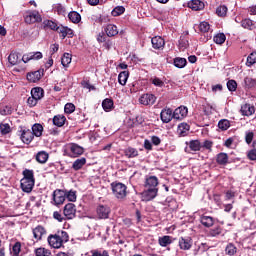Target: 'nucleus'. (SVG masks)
Returning <instances> with one entry per match:
<instances>
[{
    "instance_id": "1",
    "label": "nucleus",
    "mask_w": 256,
    "mask_h": 256,
    "mask_svg": "<svg viewBox=\"0 0 256 256\" xmlns=\"http://www.w3.org/2000/svg\"><path fill=\"white\" fill-rule=\"evenodd\" d=\"M69 241V234L65 231H59L57 234H51L48 236V243L53 249H61L63 243Z\"/></svg>"
},
{
    "instance_id": "2",
    "label": "nucleus",
    "mask_w": 256,
    "mask_h": 256,
    "mask_svg": "<svg viewBox=\"0 0 256 256\" xmlns=\"http://www.w3.org/2000/svg\"><path fill=\"white\" fill-rule=\"evenodd\" d=\"M111 189L114 197L119 199V201H123L125 197H127V186L121 182H112Z\"/></svg>"
},
{
    "instance_id": "3",
    "label": "nucleus",
    "mask_w": 256,
    "mask_h": 256,
    "mask_svg": "<svg viewBox=\"0 0 256 256\" xmlns=\"http://www.w3.org/2000/svg\"><path fill=\"white\" fill-rule=\"evenodd\" d=\"M66 153L68 157H80V155H83V153H85V149L76 143H71L67 146Z\"/></svg>"
},
{
    "instance_id": "4",
    "label": "nucleus",
    "mask_w": 256,
    "mask_h": 256,
    "mask_svg": "<svg viewBox=\"0 0 256 256\" xmlns=\"http://www.w3.org/2000/svg\"><path fill=\"white\" fill-rule=\"evenodd\" d=\"M24 21L27 23V25H33V23H41L43 21V18H41V14H39L38 11H28L26 12V15L24 16Z\"/></svg>"
},
{
    "instance_id": "5",
    "label": "nucleus",
    "mask_w": 256,
    "mask_h": 256,
    "mask_svg": "<svg viewBox=\"0 0 256 256\" xmlns=\"http://www.w3.org/2000/svg\"><path fill=\"white\" fill-rule=\"evenodd\" d=\"M67 192L61 189H56L53 192V205L59 207V205H63L65 203Z\"/></svg>"
},
{
    "instance_id": "6",
    "label": "nucleus",
    "mask_w": 256,
    "mask_h": 256,
    "mask_svg": "<svg viewBox=\"0 0 256 256\" xmlns=\"http://www.w3.org/2000/svg\"><path fill=\"white\" fill-rule=\"evenodd\" d=\"M96 215L98 219H109L111 208L109 206L99 205L96 209Z\"/></svg>"
},
{
    "instance_id": "7",
    "label": "nucleus",
    "mask_w": 256,
    "mask_h": 256,
    "mask_svg": "<svg viewBox=\"0 0 256 256\" xmlns=\"http://www.w3.org/2000/svg\"><path fill=\"white\" fill-rule=\"evenodd\" d=\"M158 193L159 189L145 188L142 192V201H153Z\"/></svg>"
},
{
    "instance_id": "8",
    "label": "nucleus",
    "mask_w": 256,
    "mask_h": 256,
    "mask_svg": "<svg viewBox=\"0 0 256 256\" xmlns=\"http://www.w3.org/2000/svg\"><path fill=\"white\" fill-rule=\"evenodd\" d=\"M187 113H189V110L185 106H180L176 108L173 112V117L176 119V121H183L185 117H187Z\"/></svg>"
},
{
    "instance_id": "9",
    "label": "nucleus",
    "mask_w": 256,
    "mask_h": 256,
    "mask_svg": "<svg viewBox=\"0 0 256 256\" xmlns=\"http://www.w3.org/2000/svg\"><path fill=\"white\" fill-rule=\"evenodd\" d=\"M178 245L182 251H189L193 247V239L191 237H180Z\"/></svg>"
},
{
    "instance_id": "10",
    "label": "nucleus",
    "mask_w": 256,
    "mask_h": 256,
    "mask_svg": "<svg viewBox=\"0 0 256 256\" xmlns=\"http://www.w3.org/2000/svg\"><path fill=\"white\" fill-rule=\"evenodd\" d=\"M157 101V97H155V95L153 94H143L140 98H139V103L141 105H155V102Z\"/></svg>"
},
{
    "instance_id": "11",
    "label": "nucleus",
    "mask_w": 256,
    "mask_h": 256,
    "mask_svg": "<svg viewBox=\"0 0 256 256\" xmlns=\"http://www.w3.org/2000/svg\"><path fill=\"white\" fill-rule=\"evenodd\" d=\"M75 213H77V209L75 208V204L73 203H68L64 207V217L66 219H74L75 218Z\"/></svg>"
},
{
    "instance_id": "12",
    "label": "nucleus",
    "mask_w": 256,
    "mask_h": 256,
    "mask_svg": "<svg viewBox=\"0 0 256 256\" xmlns=\"http://www.w3.org/2000/svg\"><path fill=\"white\" fill-rule=\"evenodd\" d=\"M160 119L162 123H171V120L174 119L173 110L171 108H164L160 113Z\"/></svg>"
},
{
    "instance_id": "13",
    "label": "nucleus",
    "mask_w": 256,
    "mask_h": 256,
    "mask_svg": "<svg viewBox=\"0 0 256 256\" xmlns=\"http://www.w3.org/2000/svg\"><path fill=\"white\" fill-rule=\"evenodd\" d=\"M20 187L24 193H31L35 187V180H20Z\"/></svg>"
},
{
    "instance_id": "14",
    "label": "nucleus",
    "mask_w": 256,
    "mask_h": 256,
    "mask_svg": "<svg viewBox=\"0 0 256 256\" xmlns=\"http://www.w3.org/2000/svg\"><path fill=\"white\" fill-rule=\"evenodd\" d=\"M159 179L157 176H148L145 181V189H158Z\"/></svg>"
},
{
    "instance_id": "15",
    "label": "nucleus",
    "mask_w": 256,
    "mask_h": 256,
    "mask_svg": "<svg viewBox=\"0 0 256 256\" xmlns=\"http://www.w3.org/2000/svg\"><path fill=\"white\" fill-rule=\"evenodd\" d=\"M188 7L192 11H202V9H205V3L201 0H192L188 3Z\"/></svg>"
},
{
    "instance_id": "16",
    "label": "nucleus",
    "mask_w": 256,
    "mask_h": 256,
    "mask_svg": "<svg viewBox=\"0 0 256 256\" xmlns=\"http://www.w3.org/2000/svg\"><path fill=\"white\" fill-rule=\"evenodd\" d=\"M153 49H163L165 47V40L161 36H154L151 39Z\"/></svg>"
},
{
    "instance_id": "17",
    "label": "nucleus",
    "mask_w": 256,
    "mask_h": 256,
    "mask_svg": "<svg viewBox=\"0 0 256 256\" xmlns=\"http://www.w3.org/2000/svg\"><path fill=\"white\" fill-rule=\"evenodd\" d=\"M21 62V54L17 52H11L8 56V63L13 67L19 65Z\"/></svg>"
},
{
    "instance_id": "18",
    "label": "nucleus",
    "mask_w": 256,
    "mask_h": 256,
    "mask_svg": "<svg viewBox=\"0 0 256 256\" xmlns=\"http://www.w3.org/2000/svg\"><path fill=\"white\" fill-rule=\"evenodd\" d=\"M87 165V158L81 157L76 159L72 164V169L74 171H80V169H83Z\"/></svg>"
},
{
    "instance_id": "19",
    "label": "nucleus",
    "mask_w": 256,
    "mask_h": 256,
    "mask_svg": "<svg viewBox=\"0 0 256 256\" xmlns=\"http://www.w3.org/2000/svg\"><path fill=\"white\" fill-rule=\"evenodd\" d=\"M33 132L31 130H23L20 136L21 141H23L26 145H29L31 141H33Z\"/></svg>"
},
{
    "instance_id": "20",
    "label": "nucleus",
    "mask_w": 256,
    "mask_h": 256,
    "mask_svg": "<svg viewBox=\"0 0 256 256\" xmlns=\"http://www.w3.org/2000/svg\"><path fill=\"white\" fill-rule=\"evenodd\" d=\"M240 113H242L244 117H251V115L255 113V107L250 104H244L241 106Z\"/></svg>"
},
{
    "instance_id": "21",
    "label": "nucleus",
    "mask_w": 256,
    "mask_h": 256,
    "mask_svg": "<svg viewBox=\"0 0 256 256\" xmlns=\"http://www.w3.org/2000/svg\"><path fill=\"white\" fill-rule=\"evenodd\" d=\"M46 233L47 231L41 225H38L36 228L33 229V236H34V239H36V241H41V239L43 238V235H45Z\"/></svg>"
},
{
    "instance_id": "22",
    "label": "nucleus",
    "mask_w": 256,
    "mask_h": 256,
    "mask_svg": "<svg viewBox=\"0 0 256 256\" xmlns=\"http://www.w3.org/2000/svg\"><path fill=\"white\" fill-rule=\"evenodd\" d=\"M189 129H191L189 124L181 123L178 125L177 133L180 137H187V135H189Z\"/></svg>"
},
{
    "instance_id": "23",
    "label": "nucleus",
    "mask_w": 256,
    "mask_h": 256,
    "mask_svg": "<svg viewBox=\"0 0 256 256\" xmlns=\"http://www.w3.org/2000/svg\"><path fill=\"white\" fill-rule=\"evenodd\" d=\"M105 33L107 37H115V35H119V29L115 24H108L105 28Z\"/></svg>"
},
{
    "instance_id": "24",
    "label": "nucleus",
    "mask_w": 256,
    "mask_h": 256,
    "mask_svg": "<svg viewBox=\"0 0 256 256\" xmlns=\"http://www.w3.org/2000/svg\"><path fill=\"white\" fill-rule=\"evenodd\" d=\"M190 151H201V149L203 148V145L201 144V141L199 140H191L189 141V143H187Z\"/></svg>"
},
{
    "instance_id": "25",
    "label": "nucleus",
    "mask_w": 256,
    "mask_h": 256,
    "mask_svg": "<svg viewBox=\"0 0 256 256\" xmlns=\"http://www.w3.org/2000/svg\"><path fill=\"white\" fill-rule=\"evenodd\" d=\"M27 79L30 83H37L41 79V72L34 71L27 74Z\"/></svg>"
},
{
    "instance_id": "26",
    "label": "nucleus",
    "mask_w": 256,
    "mask_h": 256,
    "mask_svg": "<svg viewBox=\"0 0 256 256\" xmlns=\"http://www.w3.org/2000/svg\"><path fill=\"white\" fill-rule=\"evenodd\" d=\"M49 159V153L45 152V151H40L36 154V161L38 163H47Z\"/></svg>"
},
{
    "instance_id": "27",
    "label": "nucleus",
    "mask_w": 256,
    "mask_h": 256,
    "mask_svg": "<svg viewBox=\"0 0 256 256\" xmlns=\"http://www.w3.org/2000/svg\"><path fill=\"white\" fill-rule=\"evenodd\" d=\"M67 121V118L63 115H56L53 118V125L56 127H63L65 125V122Z\"/></svg>"
},
{
    "instance_id": "28",
    "label": "nucleus",
    "mask_w": 256,
    "mask_h": 256,
    "mask_svg": "<svg viewBox=\"0 0 256 256\" xmlns=\"http://www.w3.org/2000/svg\"><path fill=\"white\" fill-rule=\"evenodd\" d=\"M158 243L160 247H168V245H171L173 243V239L171 236H162L158 238Z\"/></svg>"
},
{
    "instance_id": "29",
    "label": "nucleus",
    "mask_w": 256,
    "mask_h": 256,
    "mask_svg": "<svg viewBox=\"0 0 256 256\" xmlns=\"http://www.w3.org/2000/svg\"><path fill=\"white\" fill-rule=\"evenodd\" d=\"M216 161L218 165H227V163H229V156L227 153H219L216 157Z\"/></svg>"
},
{
    "instance_id": "30",
    "label": "nucleus",
    "mask_w": 256,
    "mask_h": 256,
    "mask_svg": "<svg viewBox=\"0 0 256 256\" xmlns=\"http://www.w3.org/2000/svg\"><path fill=\"white\" fill-rule=\"evenodd\" d=\"M200 222L204 227H213V224L215 223V220L211 216H202L200 218Z\"/></svg>"
},
{
    "instance_id": "31",
    "label": "nucleus",
    "mask_w": 256,
    "mask_h": 256,
    "mask_svg": "<svg viewBox=\"0 0 256 256\" xmlns=\"http://www.w3.org/2000/svg\"><path fill=\"white\" fill-rule=\"evenodd\" d=\"M173 63H174V67H177V69H183L187 66V59L176 57Z\"/></svg>"
},
{
    "instance_id": "32",
    "label": "nucleus",
    "mask_w": 256,
    "mask_h": 256,
    "mask_svg": "<svg viewBox=\"0 0 256 256\" xmlns=\"http://www.w3.org/2000/svg\"><path fill=\"white\" fill-rule=\"evenodd\" d=\"M23 178L21 181H35L33 170L25 169L22 173Z\"/></svg>"
},
{
    "instance_id": "33",
    "label": "nucleus",
    "mask_w": 256,
    "mask_h": 256,
    "mask_svg": "<svg viewBox=\"0 0 256 256\" xmlns=\"http://www.w3.org/2000/svg\"><path fill=\"white\" fill-rule=\"evenodd\" d=\"M32 134L34 137H41V135H43V125L41 124H34L32 126Z\"/></svg>"
},
{
    "instance_id": "34",
    "label": "nucleus",
    "mask_w": 256,
    "mask_h": 256,
    "mask_svg": "<svg viewBox=\"0 0 256 256\" xmlns=\"http://www.w3.org/2000/svg\"><path fill=\"white\" fill-rule=\"evenodd\" d=\"M127 79H129V72L128 71H122L118 75V83L120 85L125 86L127 85Z\"/></svg>"
},
{
    "instance_id": "35",
    "label": "nucleus",
    "mask_w": 256,
    "mask_h": 256,
    "mask_svg": "<svg viewBox=\"0 0 256 256\" xmlns=\"http://www.w3.org/2000/svg\"><path fill=\"white\" fill-rule=\"evenodd\" d=\"M43 89L42 88H39V87H36V88H33L31 90V95L37 99L38 101H40V99H43Z\"/></svg>"
},
{
    "instance_id": "36",
    "label": "nucleus",
    "mask_w": 256,
    "mask_h": 256,
    "mask_svg": "<svg viewBox=\"0 0 256 256\" xmlns=\"http://www.w3.org/2000/svg\"><path fill=\"white\" fill-rule=\"evenodd\" d=\"M124 153L126 157H128L129 159H133V157H137L139 155V151H137V149L132 147L126 148Z\"/></svg>"
},
{
    "instance_id": "37",
    "label": "nucleus",
    "mask_w": 256,
    "mask_h": 256,
    "mask_svg": "<svg viewBox=\"0 0 256 256\" xmlns=\"http://www.w3.org/2000/svg\"><path fill=\"white\" fill-rule=\"evenodd\" d=\"M244 87L245 89H253V87H256V79L246 77L244 79Z\"/></svg>"
},
{
    "instance_id": "38",
    "label": "nucleus",
    "mask_w": 256,
    "mask_h": 256,
    "mask_svg": "<svg viewBox=\"0 0 256 256\" xmlns=\"http://www.w3.org/2000/svg\"><path fill=\"white\" fill-rule=\"evenodd\" d=\"M68 19H70L72 23H80L81 14H79L78 12L72 11L68 14Z\"/></svg>"
},
{
    "instance_id": "39",
    "label": "nucleus",
    "mask_w": 256,
    "mask_h": 256,
    "mask_svg": "<svg viewBox=\"0 0 256 256\" xmlns=\"http://www.w3.org/2000/svg\"><path fill=\"white\" fill-rule=\"evenodd\" d=\"M65 193H66V199L69 200L71 203H75V201H77V191H75V190H70V191L65 190Z\"/></svg>"
},
{
    "instance_id": "40",
    "label": "nucleus",
    "mask_w": 256,
    "mask_h": 256,
    "mask_svg": "<svg viewBox=\"0 0 256 256\" xmlns=\"http://www.w3.org/2000/svg\"><path fill=\"white\" fill-rule=\"evenodd\" d=\"M214 43H216L217 45H223V43H225L227 36H225V34L223 33H218L214 36Z\"/></svg>"
},
{
    "instance_id": "41",
    "label": "nucleus",
    "mask_w": 256,
    "mask_h": 256,
    "mask_svg": "<svg viewBox=\"0 0 256 256\" xmlns=\"http://www.w3.org/2000/svg\"><path fill=\"white\" fill-rule=\"evenodd\" d=\"M44 29H52V31H57L58 27L57 23L51 20H44L43 21Z\"/></svg>"
},
{
    "instance_id": "42",
    "label": "nucleus",
    "mask_w": 256,
    "mask_h": 256,
    "mask_svg": "<svg viewBox=\"0 0 256 256\" xmlns=\"http://www.w3.org/2000/svg\"><path fill=\"white\" fill-rule=\"evenodd\" d=\"M218 127L221 131H227L231 127V122L227 119H222L218 122Z\"/></svg>"
},
{
    "instance_id": "43",
    "label": "nucleus",
    "mask_w": 256,
    "mask_h": 256,
    "mask_svg": "<svg viewBox=\"0 0 256 256\" xmlns=\"http://www.w3.org/2000/svg\"><path fill=\"white\" fill-rule=\"evenodd\" d=\"M102 107H103L104 111H106V112L111 111V109H113V100L106 98L102 102Z\"/></svg>"
},
{
    "instance_id": "44",
    "label": "nucleus",
    "mask_w": 256,
    "mask_h": 256,
    "mask_svg": "<svg viewBox=\"0 0 256 256\" xmlns=\"http://www.w3.org/2000/svg\"><path fill=\"white\" fill-rule=\"evenodd\" d=\"M226 255L233 256L235 253H237V247H235V244L229 243L225 248Z\"/></svg>"
},
{
    "instance_id": "45",
    "label": "nucleus",
    "mask_w": 256,
    "mask_h": 256,
    "mask_svg": "<svg viewBox=\"0 0 256 256\" xmlns=\"http://www.w3.org/2000/svg\"><path fill=\"white\" fill-rule=\"evenodd\" d=\"M71 61H72L71 54L64 53V55L61 58V63L63 67H69V64L71 63Z\"/></svg>"
},
{
    "instance_id": "46",
    "label": "nucleus",
    "mask_w": 256,
    "mask_h": 256,
    "mask_svg": "<svg viewBox=\"0 0 256 256\" xmlns=\"http://www.w3.org/2000/svg\"><path fill=\"white\" fill-rule=\"evenodd\" d=\"M11 255L18 256L21 253V242H16L10 251Z\"/></svg>"
},
{
    "instance_id": "47",
    "label": "nucleus",
    "mask_w": 256,
    "mask_h": 256,
    "mask_svg": "<svg viewBox=\"0 0 256 256\" xmlns=\"http://www.w3.org/2000/svg\"><path fill=\"white\" fill-rule=\"evenodd\" d=\"M241 25L244 29H249L251 31V29H253V25L255 24L253 23V20L246 18L241 21Z\"/></svg>"
},
{
    "instance_id": "48",
    "label": "nucleus",
    "mask_w": 256,
    "mask_h": 256,
    "mask_svg": "<svg viewBox=\"0 0 256 256\" xmlns=\"http://www.w3.org/2000/svg\"><path fill=\"white\" fill-rule=\"evenodd\" d=\"M0 133L2 135H8V133H11V126L8 123H1L0 124Z\"/></svg>"
},
{
    "instance_id": "49",
    "label": "nucleus",
    "mask_w": 256,
    "mask_h": 256,
    "mask_svg": "<svg viewBox=\"0 0 256 256\" xmlns=\"http://www.w3.org/2000/svg\"><path fill=\"white\" fill-rule=\"evenodd\" d=\"M111 13L113 17H119V15H123L125 13V7L117 6L112 10Z\"/></svg>"
},
{
    "instance_id": "50",
    "label": "nucleus",
    "mask_w": 256,
    "mask_h": 256,
    "mask_svg": "<svg viewBox=\"0 0 256 256\" xmlns=\"http://www.w3.org/2000/svg\"><path fill=\"white\" fill-rule=\"evenodd\" d=\"M256 63V52H252L248 57L246 61L247 67H252V65H255Z\"/></svg>"
},
{
    "instance_id": "51",
    "label": "nucleus",
    "mask_w": 256,
    "mask_h": 256,
    "mask_svg": "<svg viewBox=\"0 0 256 256\" xmlns=\"http://www.w3.org/2000/svg\"><path fill=\"white\" fill-rule=\"evenodd\" d=\"M36 256H53L51 254V251L45 249V248H38L35 251Z\"/></svg>"
},
{
    "instance_id": "52",
    "label": "nucleus",
    "mask_w": 256,
    "mask_h": 256,
    "mask_svg": "<svg viewBox=\"0 0 256 256\" xmlns=\"http://www.w3.org/2000/svg\"><path fill=\"white\" fill-rule=\"evenodd\" d=\"M216 14L218 17H225L227 15V6L225 5L219 6L216 9Z\"/></svg>"
},
{
    "instance_id": "53",
    "label": "nucleus",
    "mask_w": 256,
    "mask_h": 256,
    "mask_svg": "<svg viewBox=\"0 0 256 256\" xmlns=\"http://www.w3.org/2000/svg\"><path fill=\"white\" fill-rule=\"evenodd\" d=\"M91 256H109V251L107 250H91Z\"/></svg>"
},
{
    "instance_id": "54",
    "label": "nucleus",
    "mask_w": 256,
    "mask_h": 256,
    "mask_svg": "<svg viewBox=\"0 0 256 256\" xmlns=\"http://www.w3.org/2000/svg\"><path fill=\"white\" fill-rule=\"evenodd\" d=\"M11 113H13V109L11 108V106H1L0 107V115H11Z\"/></svg>"
},
{
    "instance_id": "55",
    "label": "nucleus",
    "mask_w": 256,
    "mask_h": 256,
    "mask_svg": "<svg viewBox=\"0 0 256 256\" xmlns=\"http://www.w3.org/2000/svg\"><path fill=\"white\" fill-rule=\"evenodd\" d=\"M209 29H211V25H209V22H201L199 25V30L201 33H207L209 32Z\"/></svg>"
},
{
    "instance_id": "56",
    "label": "nucleus",
    "mask_w": 256,
    "mask_h": 256,
    "mask_svg": "<svg viewBox=\"0 0 256 256\" xmlns=\"http://www.w3.org/2000/svg\"><path fill=\"white\" fill-rule=\"evenodd\" d=\"M223 228L221 226H215L213 229L210 230V235L212 237H217V235H221Z\"/></svg>"
},
{
    "instance_id": "57",
    "label": "nucleus",
    "mask_w": 256,
    "mask_h": 256,
    "mask_svg": "<svg viewBox=\"0 0 256 256\" xmlns=\"http://www.w3.org/2000/svg\"><path fill=\"white\" fill-rule=\"evenodd\" d=\"M64 111L65 113H67L68 115H71V113H73L75 111V105L73 103H67L64 106Z\"/></svg>"
},
{
    "instance_id": "58",
    "label": "nucleus",
    "mask_w": 256,
    "mask_h": 256,
    "mask_svg": "<svg viewBox=\"0 0 256 256\" xmlns=\"http://www.w3.org/2000/svg\"><path fill=\"white\" fill-rule=\"evenodd\" d=\"M56 31L61 35L62 39H65V37H67V27L58 26V28H56Z\"/></svg>"
},
{
    "instance_id": "59",
    "label": "nucleus",
    "mask_w": 256,
    "mask_h": 256,
    "mask_svg": "<svg viewBox=\"0 0 256 256\" xmlns=\"http://www.w3.org/2000/svg\"><path fill=\"white\" fill-rule=\"evenodd\" d=\"M227 88L229 91H237V82L235 80H229L227 82Z\"/></svg>"
},
{
    "instance_id": "60",
    "label": "nucleus",
    "mask_w": 256,
    "mask_h": 256,
    "mask_svg": "<svg viewBox=\"0 0 256 256\" xmlns=\"http://www.w3.org/2000/svg\"><path fill=\"white\" fill-rule=\"evenodd\" d=\"M253 137H255V134L252 131H247L245 135V141L248 145H251L253 142Z\"/></svg>"
},
{
    "instance_id": "61",
    "label": "nucleus",
    "mask_w": 256,
    "mask_h": 256,
    "mask_svg": "<svg viewBox=\"0 0 256 256\" xmlns=\"http://www.w3.org/2000/svg\"><path fill=\"white\" fill-rule=\"evenodd\" d=\"M151 83L155 85V87H163V85H165V82L158 77L152 78Z\"/></svg>"
},
{
    "instance_id": "62",
    "label": "nucleus",
    "mask_w": 256,
    "mask_h": 256,
    "mask_svg": "<svg viewBox=\"0 0 256 256\" xmlns=\"http://www.w3.org/2000/svg\"><path fill=\"white\" fill-rule=\"evenodd\" d=\"M38 99L33 97L32 95L27 99V104L29 105V107H35V105H37L38 103Z\"/></svg>"
},
{
    "instance_id": "63",
    "label": "nucleus",
    "mask_w": 256,
    "mask_h": 256,
    "mask_svg": "<svg viewBox=\"0 0 256 256\" xmlns=\"http://www.w3.org/2000/svg\"><path fill=\"white\" fill-rule=\"evenodd\" d=\"M32 60L39 61V59H43V53L41 52H30Z\"/></svg>"
},
{
    "instance_id": "64",
    "label": "nucleus",
    "mask_w": 256,
    "mask_h": 256,
    "mask_svg": "<svg viewBox=\"0 0 256 256\" xmlns=\"http://www.w3.org/2000/svg\"><path fill=\"white\" fill-rule=\"evenodd\" d=\"M248 158L251 161H256V149H252L248 152Z\"/></svg>"
}]
</instances>
